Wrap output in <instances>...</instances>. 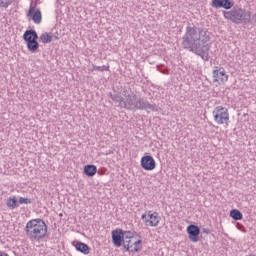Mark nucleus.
I'll use <instances>...</instances> for the list:
<instances>
[{
	"label": "nucleus",
	"mask_w": 256,
	"mask_h": 256,
	"mask_svg": "<svg viewBox=\"0 0 256 256\" xmlns=\"http://www.w3.org/2000/svg\"><path fill=\"white\" fill-rule=\"evenodd\" d=\"M230 217H232L234 221H241V219H243V213L237 209H233L230 211Z\"/></svg>",
	"instance_id": "f3484780"
},
{
	"label": "nucleus",
	"mask_w": 256,
	"mask_h": 256,
	"mask_svg": "<svg viewBox=\"0 0 256 256\" xmlns=\"http://www.w3.org/2000/svg\"><path fill=\"white\" fill-rule=\"evenodd\" d=\"M92 71H100L101 73H103V71H109V65L97 66L92 64Z\"/></svg>",
	"instance_id": "aec40b11"
},
{
	"label": "nucleus",
	"mask_w": 256,
	"mask_h": 256,
	"mask_svg": "<svg viewBox=\"0 0 256 256\" xmlns=\"http://www.w3.org/2000/svg\"><path fill=\"white\" fill-rule=\"evenodd\" d=\"M253 17H256V14H254Z\"/></svg>",
	"instance_id": "cd10ccee"
},
{
	"label": "nucleus",
	"mask_w": 256,
	"mask_h": 256,
	"mask_svg": "<svg viewBox=\"0 0 256 256\" xmlns=\"http://www.w3.org/2000/svg\"><path fill=\"white\" fill-rule=\"evenodd\" d=\"M24 231L30 241L41 243L47 237V224L41 218L32 219L26 223Z\"/></svg>",
	"instance_id": "7ed1b4c3"
},
{
	"label": "nucleus",
	"mask_w": 256,
	"mask_h": 256,
	"mask_svg": "<svg viewBox=\"0 0 256 256\" xmlns=\"http://www.w3.org/2000/svg\"><path fill=\"white\" fill-rule=\"evenodd\" d=\"M224 19L236 23V25H241V23H251V12H247L243 8H233L230 11H223Z\"/></svg>",
	"instance_id": "20e7f679"
},
{
	"label": "nucleus",
	"mask_w": 256,
	"mask_h": 256,
	"mask_svg": "<svg viewBox=\"0 0 256 256\" xmlns=\"http://www.w3.org/2000/svg\"><path fill=\"white\" fill-rule=\"evenodd\" d=\"M33 203V200L25 197H20L18 199V205H31Z\"/></svg>",
	"instance_id": "5701e85b"
},
{
	"label": "nucleus",
	"mask_w": 256,
	"mask_h": 256,
	"mask_svg": "<svg viewBox=\"0 0 256 256\" xmlns=\"http://www.w3.org/2000/svg\"><path fill=\"white\" fill-rule=\"evenodd\" d=\"M140 163L142 169H144L145 171H153V169L157 167L155 159L151 155L142 157Z\"/></svg>",
	"instance_id": "0eeeda50"
},
{
	"label": "nucleus",
	"mask_w": 256,
	"mask_h": 256,
	"mask_svg": "<svg viewBox=\"0 0 256 256\" xmlns=\"http://www.w3.org/2000/svg\"><path fill=\"white\" fill-rule=\"evenodd\" d=\"M26 43H27V49L31 53H35V51H37V49H39V42H37V40H30Z\"/></svg>",
	"instance_id": "dca6fc26"
},
{
	"label": "nucleus",
	"mask_w": 256,
	"mask_h": 256,
	"mask_svg": "<svg viewBox=\"0 0 256 256\" xmlns=\"http://www.w3.org/2000/svg\"><path fill=\"white\" fill-rule=\"evenodd\" d=\"M6 205L10 209H17V207H19V202H17V199L15 198H9Z\"/></svg>",
	"instance_id": "6ab92c4d"
},
{
	"label": "nucleus",
	"mask_w": 256,
	"mask_h": 256,
	"mask_svg": "<svg viewBox=\"0 0 256 256\" xmlns=\"http://www.w3.org/2000/svg\"><path fill=\"white\" fill-rule=\"evenodd\" d=\"M123 241H125V234L122 229H116L112 231V243L115 247H121Z\"/></svg>",
	"instance_id": "9d476101"
},
{
	"label": "nucleus",
	"mask_w": 256,
	"mask_h": 256,
	"mask_svg": "<svg viewBox=\"0 0 256 256\" xmlns=\"http://www.w3.org/2000/svg\"><path fill=\"white\" fill-rule=\"evenodd\" d=\"M109 96L120 109H127L128 111H157V104H151L145 98H138L137 93L131 90H124L122 95L120 93H109Z\"/></svg>",
	"instance_id": "f03ea898"
},
{
	"label": "nucleus",
	"mask_w": 256,
	"mask_h": 256,
	"mask_svg": "<svg viewBox=\"0 0 256 256\" xmlns=\"http://www.w3.org/2000/svg\"><path fill=\"white\" fill-rule=\"evenodd\" d=\"M161 222V217L159 213L148 211V219L144 221L146 227H157Z\"/></svg>",
	"instance_id": "6e6552de"
},
{
	"label": "nucleus",
	"mask_w": 256,
	"mask_h": 256,
	"mask_svg": "<svg viewBox=\"0 0 256 256\" xmlns=\"http://www.w3.org/2000/svg\"><path fill=\"white\" fill-rule=\"evenodd\" d=\"M0 256H9V254H7L6 252L0 250Z\"/></svg>",
	"instance_id": "bb28decb"
},
{
	"label": "nucleus",
	"mask_w": 256,
	"mask_h": 256,
	"mask_svg": "<svg viewBox=\"0 0 256 256\" xmlns=\"http://www.w3.org/2000/svg\"><path fill=\"white\" fill-rule=\"evenodd\" d=\"M40 40L42 43H51V41H53V36L49 35L47 32H44L40 35Z\"/></svg>",
	"instance_id": "a211bd4d"
},
{
	"label": "nucleus",
	"mask_w": 256,
	"mask_h": 256,
	"mask_svg": "<svg viewBox=\"0 0 256 256\" xmlns=\"http://www.w3.org/2000/svg\"><path fill=\"white\" fill-rule=\"evenodd\" d=\"M212 115L217 125H225V123H229V110L223 106H217L213 110Z\"/></svg>",
	"instance_id": "39448f33"
},
{
	"label": "nucleus",
	"mask_w": 256,
	"mask_h": 256,
	"mask_svg": "<svg viewBox=\"0 0 256 256\" xmlns=\"http://www.w3.org/2000/svg\"><path fill=\"white\" fill-rule=\"evenodd\" d=\"M11 3H13V0H0V9H7Z\"/></svg>",
	"instance_id": "b1692460"
},
{
	"label": "nucleus",
	"mask_w": 256,
	"mask_h": 256,
	"mask_svg": "<svg viewBox=\"0 0 256 256\" xmlns=\"http://www.w3.org/2000/svg\"><path fill=\"white\" fill-rule=\"evenodd\" d=\"M214 83H227L229 81V75L225 71V68L216 66L212 72Z\"/></svg>",
	"instance_id": "423d86ee"
},
{
	"label": "nucleus",
	"mask_w": 256,
	"mask_h": 256,
	"mask_svg": "<svg viewBox=\"0 0 256 256\" xmlns=\"http://www.w3.org/2000/svg\"><path fill=\"white\" fill-rule=\"evenodd\" d=\"M147 216L149 217V215L147 213H144V214H142L141 219L145 222V221H147V219H149V218H147Z\"/></svg>",
	"instance_id": "a878e982"
},
{
	"label": "nucleus",
	"mask_w": 256,
	"mask_h": 256,
	"mask_svg": "<svg viewBox=\"0 0 256 256\" xmlns=\"http://www.w3.org/2000/svg\"><path fill=\"white\" fill-rule=\"evenodd\" d=\"M141 243H142V241L138 240V241H135L133 243V245H130L131 244V240H124L123 247L129 253H139V251H141V246H140Z\"/></svg>",
	"instance_id": "9b49d317"
},
{
	"label": "nucleus",
	"mask_w": 256,
	"mask_h": 256,
	"mask_svg": "<svg viewBox=\"0 0 256 256\" xmlns=\"http://www.w3.org/2000/svg\"><path fill=\"white\" fill-rule=\"evenodd\" d=\"M23 39L24 41L29 42V41H33V40H38L39 39V35H37V31L31 29V30H26L23 34Z\"/></svg>",
	"instance_id": "ddd939ff"
},
{
	"label": "nucleus",
	"mask_w": 256,
	"mask_h": 256,
	"mask_svg": "<svg viewBox=\"0 0 256 256\" xmlns=\"http://www.w3.org/2000/svg\"><path fill=\"white\" fill-rule=\"evenodd\" d=\"M211 36L205 28L195 25L187 26L182 37V47L198 57L202 61H209V51H211Z\"/></svg>",
	"instance_id": "f257e3e1"
},
{
	"label": "nucleus",
	"mask_w": 256,
	"mask_h": 256,
	"mask_svg": "<svg viewBox=\"0 0 256 256\" xmlns=\"http://www.w3.org/2000/svg\"><path fill=\"white\" fill-rule=\"evenodd\" d=\"M84 173L87 177H93L97 173V166L95 165H86L84 167Z\"/></svg>",
	"instance_id": "2eb2a0df"
},
{
	"label": "nucleus",
	"mask_w": 256,
	"mask_h": 256,
	"mask_svg": "<svg viewBox=\"0 0 256 256\" xmlns=\"http://www.w3.org/2000/svg\"><path fill=\"white\" fill-rule=\"evenodd\" d=\"M210 5L214 9H221L223 7V0H212Z\"/></svg>",
	"instance_id": "4be33fe9"
},
{
	"label": "nucleus",
	"mask_w": 256,
	"mask_h": 256,
	"mask_svg": "<svg viewBox=\"0 0 256 256\" xmlns=\"http://www.w3.org/2000/svg\"><path fill=\"white\" fill-rule=\"evenodd\" d=\"M187 233L189 235V240L192 243H198L199 241V234L201 233V229L197 225H189L187 227Z\"/></svg>",
	"instance_id": "1a4fd4ad"
},
{
	"label": "nucleus",
	"mask_w": 256,
	"mask_h": 256,
	"mask_svg": "<svg viewBox=\"0 0 256 256\" xmlns=\"http://www.w3.org/2000/svg\"><path fill=\"white\" fill-rule=\"evenodd\" d=\"M124 239H133L135 237V233L132 231H123Z\"/></svg>",
	"instance_id": "393cba45"
},
{
	"label": "nucleus",
	"mask_w": 256,
	"mask_h": 256,
	"mask_svg": "<svg viewBox=\"0 0 256 256\" xmlns=\"http://www.w3.org/2000/svg\"><path fill=\"white\" fill-rule=\"evenodd\" d=\"M76 251H79L80 253H83V255H89V246L83 242H74L73 243Z\"/></svg>",
	"instance_id": "4468645a"
},
{
	"label": "nucleus",
	"mask_w": 256,
	"mask_h": 256,
	"mask_svg": "<svg viewBox=\"0 0 256 256\" xmlns=\"http://www.w3.org/2000/svg\"><path fill=\"white\" fill-rule=\"evenodd\" d=\"M233 2L231 0H222V9H233Z\"/></svg>",
	"instance_id": "412c9836"
},
{
	"label": "nucleus",
	"mask_w": 256,
	"mask_h": 256,
	"mask_svg": "<svg viewBox=\"0 0 256 256\" xmlns=\"http://www.w3.org/2000/svg\"><path fill=\"white\" fill-rule=\"evenodd\" d=\"M28 17H32V20L36 25H39L42 21V16H41V10H36L35 7H33V4L30 5L29 11H28Z\"/></svg>",
	"instance_id": "f8f14e48"
}]
</instances>
